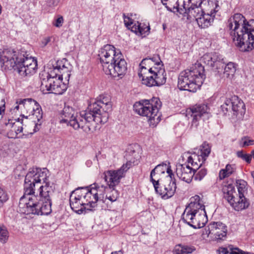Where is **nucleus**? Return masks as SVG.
I'll return each mask as SVG.
<instances>
[{
    "label": "nucleus",
    "instance_id": "f257e3e1",
    "mask_svg": "<svg viewBox=\"0 0 254 254\" xmlns=\"http://www.w3.org/2000/svg\"><path fill=\"white\" fill-rule=\"evenodd\" d=\"M48 170L33 168L25 178L24 193L19 204L26 205L27 214L48 215L52 211L51 196L54 190L48 181Z\"/></svg>",
    "mask_w": 254,
    "mask_h": 254
},
{
    "label": "nucleus",
    "instance_id": "f03ea898",
    "mask_svg": "<svg viewBox=\"0 0 254 254\" xmlns=\"http://www.w3.org/2000/svg\"><path fill=\"white\" fill-rule=\"evenodd\" d=\"M228 26L235 45L243 52L254 49V19L247 21L240 13L229 18Z\"/></svg>",
    "mask_w": 254,
    "mask_h": 254
},
{
    "label": "nucleus",
    "instance_id": "7ed1b4c3",
    "mask_svg": "<svg viewBox=\"0 0 254 254\" xmlns=\"http://www.w3.org/2000/svg\"><path fill=\"white\" fill-rule=\"evenodd\" d=\"M103 70L113 77L122 78L127 70V63L121 52L111 45H106L99 51Z\"/></svg>",
    "mask_w": 254,
    "mask_h": 254
},
{
    "label": "nucleus",
    "instance_id": "20e7f679",
    "mask_svg": "<svg viewBox=\"0 0 254 254\" xmlns=\"http://www.w3.org/2000/svg\"><path fill=\"white\" fill-rule=\"evenodd\" d=\"M205 78L204 67L197 62L190 69L184 70L180 73L178 87L181 90L194 92L200 87Z\"/></svg>",
    "mask_w": 254,
    "mask_h": 254
},
{
    "label": "nucleus",
    "instance_id": "39448f33",
    "mask_svg": "<svg viewBox=\"0 0 254 254\" xmlns=\"http://www.w3.org/2000/svg\"><path fill=\"white\" fill-rule=\"evenodd\" d=\"M131 163L127 162L124 164L120 169L117 170H109L105 171L103 174V177L105 181L107 183L108 187H105L103 185L101 186H96L91 187L93 190H94L96 196L99 201L106 202V196L105 192L109 190L112 188H114L120 182L121 179L124 177L125 173L130 167Z\"/></svg>",
    "mask_w": 254,
    "mask_h": 254
},
{
    "label": "nucleus",
    "instance_id": "423d86ee",
    "mask_svg": "<svg viewBox=\"0 0 254 254\" xmlns=\"http://www.w3.org/2000/svg\"><path fill=\"white\" fill-rule=\"evenodd\" d=\"M162 106L159 98H153L148 100H141L136 102L133 105V110L138 115L146 117L150 124L156 125L161 120V114L159 111Z\"/></svg>",
    "mask_w": 254,
    "mask_h": 254
},
{
    "label": "nucleus",
    "instance_id": "0eeeda50",
    "mask_svg": "<svg viewBox=\"0 0 254 254\" xmlns=\"http://www.w3.org/2000/svg\"><path fill=\"white\" fill-rule=\"evenodd\" d=\"M159 63L154 64L151 68L140 69L138 73L142 83L147 86H160L165 83L166 75L164 68Z\"/></svg>",
    "mask_w": 254,
    "mask_h": 254
},
{
    "label": "nucleus",
    "instance_id": "6e6552de",
    "mask_svg": "<svg viewBox=\"0 0 254 254\" xmlns=\"http://www.w3.org/2000/svg\"><path fill=\"white\" fill-rule=\"evenodd\" d=\"M46 71L40 74L41 84V90L44 94L52 93L55 94H62L65 90V86L60 79L49 78Z\"/></svg>",
    "mask_w": 254,
    "mask_h": 254
},
{
    "label": "nucleus",
    "instance_id": "1a4fd4ad",
    "mask_svg": "<svg viewBox=\"0 0 254 254\" xmlns=\"http://www.w3.org/2000/svg\"><path fill=\"white\" fill-rule=\"evenodd\" d=\"M84 111L77 113L71 120H69L67 125L73 127L75 130L81 129L85 132L93 131L96 129V127L93 124V119L91 116H88Z\"/></svg>",
    "mask_w": 254,
    "mask_h": 254
},
{
    "label": "nucleus",
    "instance_id": "9d476101",
    "mask_svg": "<svg viewBox=\"0 0 254 254\" xmlns=\"http://www.w3.org/2000/svg\"><path fill=\"white\" fill-rule=\"evenodd\" d=\"M23 109L27 113L31 114V119L35 125L34 131L36 132L40 129L41 120L42 118L41 110L39 109V105L34 100L31 98L23 99Z\"/></svg>",
    "mask_w": 254,
    "mask_h": 254
},
{
    "label": "nucleus",
    "instance_id": "9b49d317",
    "mask_svg": "<svg viewBox=\"0 0 254 254\" xmlns=\"http://www.w3.org/2000/svg\"><path fill=\"white\" fill-rule=\"evenodd\" d=\"M201 0H183V8L180 10V14L184 16H187L188 19H197L204 11L201 7Z\"/></svg>",
    "mask_w": 254,
    "mask_h": 254
},
{
    "label": "nucleus",
    "instance_id": "f8f14e48",
    "mask_svg": "<svg viewBox=\"0 0 254 254\" xmlns=\"http://www.w3.org/2000/svg\"><path fill=\"white\" fill-rule=\"evenodd\" d=\"M20 59V54L13 50L6 49L0 52V63L5 69L16 70Z\"/></svg>",
    "mask_w": 254,
    "mask_h": 254
},
{
    "label": "nucleus",
    "instance_id": "ddd939ff",
    "mask_svg": "<svg viewBox=\"0 0 254 254\" xmlns=\"http://www.w3.org/2000/svg\"><path fill=\"white\" fill-rule=\"evenodd\" d=\"M37 65L36 59L31 56L28 57V55L25 56L20 54L16 71L22 76L32 75L36 72Z\"/></svg>",
    "mask_w": 254,
    "mask_h": 254
},
{
    "label": "nucleus",
    "instance_id": "4468645a",
    "mask_svg": "<svg viewBox=\"0 0 254 254\" xmlns=\"http://www.w3.org/2000/svg\"><path fill=\"white\" fill-rule=\"evenodd\" d=\"M101 104L95 101L94 102L91 103L88 105L87 110L84 111L86 114H88V116H91L93 119V124L95 127L99 123L101 124H105L108 121L109 114L106 111H103Z\"/></svg>",
    "mask_w": 254,
    "mask_h": 254
},
{
    "label": "nucleus",
    "instance_id": "2eb2a0df",
    "mask_svg": "<svg viewBox=\"0 0 254 254\" xmlns=\"http://www.w3.org/2000/svg\"><path fill=\"white\" fill-rule=\"evenodd\" d=\"M153 184L156 192L164 199L172 197L174 194L177 188L175 180H171L170 178H166L162 184L159 183L158 179L157 182Z\"/></svg>",
    "mask_w": 254,
    "mask_h": 254
},
{
    "label": "nucleus",
    "instance_id": "dca6fc26",
    "mask_svg": "<svg viewBox=\"0 0 254 254\" xmlns=\"http://www.w3.org/2000/svg\"><path fill=\"white\" fill-rule=\"evenodd\" d=\"M182 219L184 222L194 229L204 227L207 221L206 211L201 210L199 213H183Z\"/></svg>",
    "mask_w": 254,
    "mask_h": 254
},
{
    "label": "nucleus",
    "instance_id": "f3484780",
    "mask_svg": "<svg viewBox=\"0 0 254 254\" xmlns=\"http://www.w3.org/2000/svg\"><path fill=\"white\" fill-rule=\"evenodd\" d=\"M191 116L192 117V126L197 127L198 121L202 119L203 121L209 119L210 116L209 108L205 104H196L190 108Z\"/></svg>",
    "mask_w": 254,
    "mask_h": 254
},
{
    "label": "nucleus",
    "instance_id": "a211bd4d",
    "mask_svg": "<svg viewBox=\"0 0 254 254\" xmlns=\"http://www.w3.org/2000/svg\"><path fill=\"white\" fill-rule=\"evenodd\" d=\"M80 192V189H76L72 191L69 198L71 208L76 213L81 214L87 209V206Z\"/></svg>",
    "mask_w": 254,
    "mask_h": 254
},
{
    "label": "nucleus",
    "instance_id": "6ab92c4d",
    "mask_svg": "<svg viewBox=\"0 0 254 254\" xmlns=\"http://www.w3.org/2000/svg\"><path fill=\"white\" fill-rule=\"evenodd\" d=\"M206 233L208 237L211 235L216 240H223L226 237L227 229L226 226L220 222L210 223L207 227L205 228Z\"/></svg>",
    "mask_w": 254,
    "mask_h": 254
},
{
    "label": "nucleus",
    "instance_id": "aec40b11",
    "mask_svg": "<svg viewBox=\"0 0 254 254\" xmlns=\"http://www.w3.org/2000/svg\"><path fill=\"white\" fill-rule=\"evenodd\" d=\"M200 64L203 63L211 67H216L218 72L224 68L225 62L222 56L217 53H210L204 54L200 59Z\"/></svg>",
    "mask_w": 254,
    "mask_h": 254
},
{
    "label": "nucleus",
    "instance_id": "412c9836",
    "mask_svg": "<svg viewBox=\"0 0 254 254\" xmlns=\"http://www.w3.org/2000/svg\"><path fill=\"white\" fill-rule=\"evenodd\" d=\"M195 172V168H191L187 163L176 165V173L177 177L182 181L190 183L192 181Z\"/></svg>",
    "mask_w": 254,
    "mask_h": 254
},
{
    "label": "nucleus",
    "instance_id": "4be33fe9",
    "mask_svg": "<svg viewBox=\"0 0 254 254\" xmlns=\"http://www.w3.org/2000/svg\"><path fill=\"white\" fill-rule=\"evenodd\" d=\"M80 189V192L82 193V196L83 197L86 202L87 210H93L97 205V202L99 201L97 196L95 193V191L93 190L92 188H78Z\"/></svg>",
    "mask_w": 254,
    "mask_h": 254
},
{
    "label": "nucleus",
    "instance_id": "5701e85b",
    "mask_svg": "<svg viewBox=\"0 0 254 254\" xmlns=\"http://www.w3.org/2000/svg\"><path fill=\"white\" fill-rule=\"evenodd\" d=\"M205 211V206L202 198L195 195L190 199V203L186 208L184 213H199L200 210Z\"/></svg>",
    "mask_w": 254,
    "mask_h": 254
},
{
    "label": "nucleus",
    "instance_id": "b1692460",
    "mask_svg": "<svg viewBox=\"0 0 254 254\" xmlns=\"http://www.w3.org/2000/svg\"><path fill=\"white\" fill-rule=\"evenodd\" d=\"M77 112L72 107L65 105L60 114V123L67 125Z\"/></svg>",
    "mask_w": 254,
    "mask_h": 254
},
{
    "label": "nucleus",
    "instance_id": "393cba45",
    "mask_svg": "<svg viewBox=\"0 0 254 254\" xmlns=\"http://www.w3.org/2000/svg\"><path fill=\"white\" fill-rule=\"evenodd\" d=\"M230 204L236 211H241L247 209L250 205V202L244 195L235 197Z\"/></svg>",
    "mask_w": 254,
    "mask_h": 254
},
{
    "label": "nucleus",
    "instance_id": "a878e982",
    "mask_svg": "<svg viewBox=\"0 0 254 254\" xmlns=\"http://www.w3.org/2000/svg\"><path fill=\"white\" fill-rule=\"evenodd\" d=\"M161 1L168 10L180 13V10L183 8V0H161Z\"/></svg>",
    "mask_w": 254,
    "mask_h": 254
},
{
    "label": "nucleus",
    "instance_id": "bb28decb",
    "mask_svg": "<svg viewBox=\"0 0 254 254\" xmlns=\"http://www.w3.org/2000/svg\"><path fill=\"white\" fill-rule=\"evenodd\" d=\"M222 191L223 197L230 203L238 194L235 191V187L232 184H225L222 186Z\"/></svg>",
    "mask_w": 254,
    "mask_h": 254
},
{
    "label": "nucleus",
    "instance_id": "cd10ccee",
    "mask_svg": "<svg viewBox=\"0 0 254 254\" xmlns=\"http://www.w3.org/2000/svg\"><path fill=\"white\" fill-rule=\"evenodd\" d=\"M213 13L211 12L210 14L205 13L203 12L202 14L195 19L197 24L201 28H205L209 27L213 21Z\"/></svg>",
    "mask_w": 254,
    "mask_h": 254
},
{
    "label": "nucleus",
    "instance_id": "c85d7f7f",
    "mask_svg": "<svg viewBox=\"0 0 254 254\" xmlns=\"http://www.w3.org/2000/svg\"><path fill=\"white\" fill-rule=\"evenodd\" d=\"M232 100L233 101L232 111L234 115L240 114L241 115H243L245 113V105L242 100L239 99L237 96H232Z\"/></svg>",
    "mask_w": 254,
    "mask_h": 254
},
{
    "label": "nucleus",
    "instance_id": "c756f323",
    "mask_svg": "<svg viewBox=\"0 0 254 254\" xmlns=\"http://www.w3.org/2000/svg\"><path fill=\"white\" fill-rule=\"evenodd\" d=\"M150 29V26L148 23H139L137 21L132 27V31L137 35L145 36L149 34Z\"/></svg>",
    "mask_w": 254,
    "mask_h": 254
},
{
    "label": "nucleus",
    "instance_id": "7c9ffc66",
    "mask_svg": "<svg viewBox=\"0 0 254 254\" xmlns=\"http://www.w3.org/2000/svg\"><path fill=\"white\" fill-rule=\"evenodd\" d=\"M23 119H18V121L12 124V129L8 133L9 137L17 138L18 134L23 130Z\"/></svg>",
    "mask_w": 254,
    "mask_h": 254
},
{
    "label": "nucleus",
    "instance_id": "2f4dec72",
    "mask_svg": "<svg viewBox=\"0 0 254 254\" xmlns=\"http://www.w3.org/2000/svg\"><path fill=\"white\" fill-rule=\"evenodd\" d=\"M96 101L98 104H101L102 107L103 111L108 112L112 108V104L111 102V99L109 96L104 95H100L97 98Z\"/></svg>",
    "mask_w": 254,
    "mask_h": 254
},
{
    "label": "nucleus",
    "instance_id": "473e14b6",
    "mask_svg": "<svg viewBox=\"0 0 254 254\" xmlns=\"http://www.w3.org/2000/svg\"><path fill=\"white\" fill-rule=\"evenodd\" d=\"M167 170V164H162L158 165L155 167L154 169H153L150 173V181L153 183L156 182L153 179V176L156 175L159 177L161 174H164Z\"/></svg>",
    "mask_w": 254,
    "mask_h": 254
},
{
    "label": "nucleus",
    "instance_id": "72a5a7b5",
    "mask_svg": "<svg viewBox=\"0 0 254 254\" xmlns=\"http://www.w3.org/2000/svg\"><path fill=\"white\" fill-rule=\"evenodd\" d=\"M200 157L199 155L193 153L191 155L188 156L187 164H190L191 168H195V172L199 169L203 162L200 163Z\"/></svg>",
    "mask_w": 254,
    "mask_h": 254
},
{
    "label": "nucleus",
    "instance_id": "f704fd0d",
    "mask_svg": "<svg viewBox=\"0 0 254 254\" xmlns=\"http://www.w3.org/2000/svg\"><path fill=\"white\" fill-rule=\"evenodd\" d=\"M61 68V63L59 61L57 62V65L54 66L53 69L51 70L49 72H46L48 74V77L49 78H57L60 79L62 81L63 79V76L64 74V72H62L60 71Z\"/></svg>",
    "mask_w": 254,
    "mask_h": 254
},
{
    "label": "nucleus",
    "instance_id": "c9c22d12",
    "mask_svg": "<svg viewBox=\"0 0 254 254\" xmlns=\"http://www.w3.org/2000/svg\"><path fill=\"white\" fill-rule=\"evenodd\" d=\"M225 64V63L224 64ZM224 74L227 78H232L234 76L236 70V65L233 62H229L226 65H224Z\"/></svg>",
    "mask_w": 254,
    "mask_h": 254
},
{
    "label": "nucleus",
    "instance_id": "e433bc0d",
    "mask_svg": "<svg viewBox=\"0 0 254 254\" xmlns=\"http://www.w3.org/2000/svg\"><path fill=\"white\" fill-rule=\"evenodd\" d=\"M236 171L235 165L227 164L224 169H221L219 172V178L223 180L226 177H228Z\"/></svg>",
    "mask_w": 254,
    "mask_h": 254
},
{
    "label": "nucleus",
    "instance_id": "4c0bfd02",
    "mask_svg": "<svg viewBox=\"0 0 254 254\" xmlns=\"http://www.w3.org/2000/svg\"><path fill=\"white\" fill-rule=\"evenodd\" d=\"M220 252L223 254H249L232 246H229L228 248H221Z\"/></svg>",
    "mask_w": 254,
    "mask_h": 254
},
{
    "label": "nucleus",
    "instance_id": "58836bf2",
    "mask_svg": "<svg viewBox=\"0 0 254 254\" xmlns=\"http://www.w3.org/2000/svg\"><path fill=\"white\" fill-rule=\"evenodd\" d=\"M9 238V232L7 228L3 225H0V242L5 244Z\"/></svg>",
    "mask_w": 254,
    "mask_h": 254
},
{
    "label": "nucleus",
    "instance_id": "ea45409f",
    "mask_svg": "<svg viewBox=\"0 0 254 254\" xmlns=\"http://www.w3.org/2000/svg\"><path fill=\"white\" fill-rule=\"evenodd\" d=\"M221 108L225 114L228 112L232 111L233 101L232 100V96L225 99L224 104L221 105Z\"/></svg>",
    "mask_w": 254,
    "mask_h": 254
},
{
    "label": "nucleus",
    "instance_id": "a19ab883",
    "mask_svg": "<svg viewBox=\"0 0 254 254\" xmlns=\"http://www.w3.org/2000/svg\"><path fill=\"white\" fill-rule=\"evenodd\" d=\"M210 148L208 144L204 143L200 149V155L199 156L201 158L202 162L205 161L206 158L209 155L210 153Z\"/></svg>",
    "mask_w": 254,
    "mask_h": 254
},
{
    "label": "nucleus",
    "instance_id": "79ce46f5",
    "mask_svg": "<svg viewBox=\"0 0 254 254\" xmlns=\"http://www.w3.org/2000/svg\"><path fill=\"white\" fill-rule=\"evenodd\" d=\"M112 190L110 192H108L106 195V200L108 199L111 202L117 200L119 196L118 191L112 188Z\"/></svg>",
    "mask_w": 254,
    "mask_h": 254
},
{
    "label": "nucleus",
    "instance_id": "37998d69",
    "mask_svg": "<svg viewBox=\"0 0 254 254\" xmlns=\"http://www.w3.org/2000/svg\"><path fill=\"white\" fill-rule=\"evenodd\" d=\"M153 64H154V61H153V58L144 59L140 64V69H141L143 68H145L146 69L151 68L152 66H151Z\"/></svg>",
    "mask_w": 254,
    "mask_h": 254
},
{
    "label": "nucleus",
    "instance_id": "c03bdc74",
    "mask_svg": "<svg viewBox=\"0 0 254 254\" xmlns=\"http://www.w3.org/2000/svg\"><path fill=\"white\" fill-rule=\"evenodd\" d=\"M207 174V170L204 168L199 169L198 172L194 175L193 178L195 181H201L206 176Z\"/></svg>",
    "mask_w": 254,
    "mask_h": 254
},
{
    "label": "nucleus",
    "instance_id": "a18cd8bd",
    "mask_svg": "<svg viewBox=\"0 0 254 254\" xmlns=\"http://www.w3.org/2000/svg\"><path fill=\"white\" fill-rule=\"evenodd\" d=\"M8 199V195L7 193L0 188V208L2 207L4 203Z\"/></svg>",
    "mask_w": 254,
    "mask_h": 254
},
{
    "label": "nucleus",
    "instance_id": "49530a36",
    "mask_svg": "<svg viewBox=\"0 0 254 254\" xmlns=\"http://www.w3.org/2000/svg\"><path fill=\"white\" fill-rule=\"evenodd\" d=\"M123 17L125 25L127 28L131 29L132 31V27L133 26V25L135 22H134L133 19L130 18L129 17L126 16L125 14H123Z\"/></svg>",
    "mask_w": 254,
    "mask_h": 254
},
{
    "label": "nucleus",
    "instance_id": "de8ad7c7",
    "mask_svg": "<svg viewBox=\"0 0 254 254\" xmlns=\"http://www.w3.org/2000/svg\"><path fill=\"white\" fill-rule=\"evenodd\" d=\"M237 154L238 157L243 159L248 163H250L252 160V155L248 154H244L242 151H238Z\"/></svg>",
    "mask_w": 254,
    "mask_h": 254
},
{
    "label": "nucleus",
    "instance_id": "09e8293b",
    "mask_svg": "<svg viewBox=\"0 0 254 254\" xmlns=\"http://www.w3.org/2000/svg\"><path fill=\"white\" fill-rule=\"evenodd\" d=\"M246 182L243 181L242 183H239L238 185V195L240 196L244 195V193L246 191V189L245 187L246 186Z\"/></svg>",
    "mask_w": 254,
    "mask_h": 254
},
{
    "label": "nucleus",
    "instance_id": "8fccbe9b",
    "mask_svg": "<svg viewBox=\"0 0 254 254\" xmlns=\"http://www.w3.org/2000/svg\"><path fill=\"white\" fill-rule=\"evenodd\" d=\"M184 252V245L179 244L175 247L173 253V254H185Z\"/></svg>",
    "mask_w": 254,
    "mask_h": 254
},
{
    "label": "nucleus",
    "instance_id": "3c124183",
    "mask_svg": "<svg viewBox=\"0 0 254 254\" xmlns=\"http://www.w3.org/2000/svg\"><path fill=\"white\" fill-rule=\"evenodd\" d=\"M64 18L61 15H59L58 17L53 22V24L56 27H61L64 23Z\"/></svg>",
    "mask_w": 254,
    "mask_h": 254
},
{
    "label": "nucleus",
    "instance_id": "603ef678",
    "mask_svg": "<svg viewBox=\"0 0 254 254\" xmlns=\"http://www.w3.org/2000/svg\"><path fill=\"white\" fill-rule=\"evenodd\" d=\"M254 144V140L249 138L245 137L242 139V146L246 147Z\"/></svg>",
    "mask_w": 254,
    "mask_h": 254
},
{
    "label": "nucleus",
    "instance_id": "864d4df0",
    "mask_svg": "<svg viewBox=\"0 0 254 254\" xmlns=\"http://www.w3.org/2000/svg\"><path fill=\"white\" fill-rule=\"evenodd\" d=\"M185 254H190L195 251L196 248L193 246L184 245Z\"/></svg>",
    "mask_w": 254,
    "mask_h": 254
},
{
    "label": "nucleus",
    "instance_id": "5fc2aeb1",
    "mask_svg": "<svg viewBox=\"0 0 254 254\" xmlns=\"http://www.w3.org/2000/svg\"><path fill=\"white\" fill-rule=\"evenodd\" d=\"M166 172L168 174L169 177H167V178H170L171 180H172V176H174V174L173 173V171L171 169L170 166H167V170Z\"/></svg>",
    "mask_w": 254,
    "mask_h": 254
},
{
    "label": "nucleus",
    "instance_id": "6e6d98bb",
    "mask_svg": "<svg viewBox=\"0 0 254 254\" xmlns=\"http://www.w3.org/2000/svg\"><path fill=\"white\" fill-rule=\"evenodd\" d=\"M23 99H19L16 101V104H19L20 105L19 106V109H20V111L21 112H25V109H23Z\"/></svg>",
    "mask_w": 254,
    "mask_h": 254
},
{
    "label": "nucleus",
    "instance_id": "4d7b16f0",
    "mask_svg": "<svg viewBox=\"0 0 254 254\" xmlns=\"http://www.w3.org/2000/svg\"><path fill=\"white\" fill-rule=\"evenodd\" d=\"M5 111V102L4 100H1V104H0V115L4 113Z\"/></svg>",
    "mask_w": 254,
    "mask_h": 254
},
{
    "label": "nucleus",
    "instance_id": "13d9d810",
    "mask_svg": "<svg viewBox=\"0 0 254 254\" xmlns=\"http://www.w3.org/2000/svg\"><path fill=\"white\" fill-rule=\"evenodd\" d=\"M48 2L50 6H55L58 4V0H48Z\"/></svg>",
    "mask_w": 254,
    "mask_h": 254
},
{
    "label": "nucleus",
    "instance_id": "bf43d9fd",
    "mask_svg": "<svg viewBox=\"0 0 254 254\" xmlns=\"http://www.w3.org/2000/svg\"><path fill=\"white\" fill-rule=\"evenodd\" d=\"M50 40H51V39H50V37H46V38H45L42 41V45L44 46H46L48 44V43L50 41Z\"/></svg>",
    "mask_w": 254,
    "mask_h": 254
},
{
    "label": "nucleus",
    "instance_id": "052dcab7",
    "mask_svg": "<svg viewBox=\"0 0 254 254\" xmlns=\"http://www.w3.org/2000/svg\"><path fill=\"white\" fill-rule=\"evenodd\" d=\"M60 71L63 72H64V74L65 72H67L68 70L67 68L65 66L64 64L61 65Z\"/></svg>",
    "mask_w": 254,
    "mask_h": 254
},
{
    "label": "nucleus",
    "instance_id": "680f3d73",
    "mask_svg": "<svg viewBox=\"0 0 254 254\" xmlns=\"http://www.w3.org/2000/svg\"><path fill=\"white\" fill-rule=\"evenodd\" d=\"M19 106L20 105H19V104H16V105L14 107L13 110H18L19 109Z\"/></svg>",
    "mask_w": 254,
    "mask_h": 254
},
{
    "label": "nucleus",
    "instance_id": "e2e57ef3",
    "mask_svg": "<svg viewBox=\"0 0 254 254\" xmlns=\"http://www.w3.org/2000/svg\"><path fill=\"white\" fill-rule=\"evenodd\" d=\"M111 254H123L121 251L112 252Z\"/></svg>",
    "mask_w": 254,
    "mask_h": 254
},
{
    "label": "nucleus",
    "instance_id": "0e129e2a",
    "mask_svg": "<svg viewBox=\"0 0 254 254\" xmlns=\"http://www.w3.org/2000/svg\"><path fill=\"white\" fill-rule=\"evenodd\" d=\"M86 164L87 166H90L92 164V162L90 160H88L86 162Z\"/></svg>",
    "mask_w": 254,
    "mask_h": 254
},
{
    "label": "nucleus",
    "instance_id": "69168bd1",
    "mask_svg": "<svg viewBox=\"0 0 254 254\" xmlns=\"http://www.w3.org/2000/svg\"><path fill=\"white\" fill-rule=\"evenodd\" d=\"M217 7V4H216V7H215V8L214 9V12H216L218 10H216Z\"/></svg>",
    "mask_w": 254,
    "mask_h": 254
},
{
    "label": "nucleus",
    "instance_id": "338daca9",
    "mask_svg": "<svg viewBox=\"0 0 254 254\" xmlns=\"http://www.w3.org/2000/svg\"><path fill=\"white\" fill-rule=\"evenodd\" d=\"M22 118H25V116L24 115H22ZM25 119H27V116L25 117Z\"/></svg>",
    "mask_w": 254,
    "mask_h": 254
}]
</instances>
